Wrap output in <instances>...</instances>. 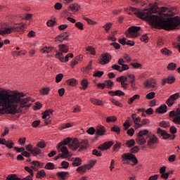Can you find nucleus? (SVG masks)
<instances>
[{"instance_id":"obj_1","label":"nucleus","mask_w":180,"mask_h":180,"mask_svg":"<svg viewBox=\"0 0 180 180\" xmlns=\"http://www.w3.org/2000/svg\"><path fill=\"white\" fill-rule=\"evenodd\" d=\"M150 8L140 11L139 8L129 7L127 8L128 15L135 14L136 16L147 20L153 27L164 29V30H174L180 25V17H172L176 13L175 8L158 7L157 4H149Z\"/></svg>"},{"instance_id":"obj_2","label":"nucleus","mask_w":180,"mask_h":180,"mask_svg":"<svg viewBox=\"0 0 180 180\" xmlns=\"http://www.w3.org/2000/svg\"><path fill=\"white\" fill-rule=\"evenodd\" d=\"M32 101V98H23V93H16L11 91H0V113L15 115L18 113V107L20 105H26Z\"/></svg>"},{"instance_id":"obj_3","label":"nucleus","mask_w":180,"mask_h":180,"mask_svg":"<svg viewBox=\"0 0 180 180\" xmlns=\"http://www.w3.org/2000/svg\"><path fill=\"white\" fill-rule=\"evenodd\" d=\"M26 29V24H17L13 26L4 25L0 28V34H11L13 32L22 33Z\"/></svg>"},{"instance_id":"obj_4","label":"nucleus","mask_w":180,"mask_h":180,"mask_svg":"<svg viewBox=\"0 0 180 180\" xmlns=\"http://www.w3.org/2000/svg\"><path fill=\"white\" fill-rule=\"evenodd\" d=\"M25 171L27 172H29L30 175L27 176L25 178H23L22 179H20L16 174H9L6 180H33L32 178L34 174L33 173V169H32L30 167L26 166L25 167Z\"/></svg>"},{"instance_id":"obj_5","label":"nucleus","mask_w":180,"mask_h":180,"mask_svg":"<svg viewBox=\"0 0 180 180\" xmlns=\"http://www.w3.org/2000/svg\"><path fill=\"white\" fill-rule=\"evenodd\" d=\"M141 30V27L131 26L126 31L125 34L128 39H135V37L140 36L139 31Z\"/></svg>"},{"instance_id":"obj_6","label":"nucleus","mask_w":180,"mask_h":180,"mask_svg":"<svg viewBox=\"0 0 180 180\" xmlns=\"http://www.w3.org/2000/svg\"><path fill=\"white\" fill-rule=\"evenodd\" d=\"M148 133V130L144 129L141 130L135 139L137 144H139V146H143V144H146L147 143V140L146 138H144V136H147V134Z\"/></svg>"},{"instance_id":"obj_7","label":"nucleus","mask_w":180,"mask_h":180,"mask_svg":"<svg viewBox=\"0 0 180 180\" xmlns=\"http://www.w3.org/2000/svg\"><path fill=\"white\" fill-rule=\"evenodd\" d=\"M122 161H132L134 163V165H136L139 163V160H137V158H136V155H134L131 153H127L122 155Z\"/></svg>"},{"instance_id":"obj_8","label":"nucleus","mask_w":180,"mask_h":180,"mask_svg":"<svg viewBox=\"0 0 180 180\" xmlns=\"http://www.w3.org/2000/svg\"><path fill=\"white\" fill-rule=\"evenodd\" d=\"M158 143H160L158 138H157L155 135H152L149 137L147 141V146L148 148L154 150V148H155V144H158Z\"/></svg>"},{"instance_id":"obj_9","label":"nucleus","mask_w":180,"mask_h":180,"mask_svg":"<svg viewBox=\"0 0 180 180\" xmlns=\"http://www.w3.org/2000/svg\"><path fill=\"white\" fill-rule=\"evenodd\" d=\"M25 148L27 151L31 153V154H32L34 157H37V155H40V154L43 153L40 148L36 147L33 148V146H32L31 144L26 146Z\"/></svg>"},{"instance_id":"obj_10","label":"nucleus","mask_w":180,"mask_h":180,"mask_svg":"<svg viewBox=\"0 0 180 180\" xmlns=\"http://www.w3.org/2000/svg\"><path fill=\"white\" fill-rule=\"evenodd\" d=\"M60 151L62 154H59L58 156H56L54 158L55 161H57L60 157H61V158H68V157H70V158H71V155L70 154V151H68V148H67V147H62L60 148Z\"/></svg>"},{"instance_id":"obj_11","label":"nucleus","mask_w":180,"mask_h":180,"mask_svg":"<svg viewBox=\"0 0 180 180\" xmlns=\"http://www.w3.org/2000/svg\"><path fill=\"white\" fill-rule=\"evenodd\" d=\"M56 57L58 58V60H60L61 63H67L68 62L69 58H72V57H74V54L71 53H68L64 58V55H63V53H58L56 54Z\"/></svg>"},{"instance_id":"obj_12","label":"nucleus","mask_w":180,"mask_h":180,"mask_svg":"<svg viewBox=\"0 0 180 180\" xmlns=\"http://www.w3.org/2000/svg\"><path fill=\"white\" fill-rule=\"evenodd\" d=\"M179 98V93H176L172 96H170L168 99L166 101V104L167 106L171 108L174 103H175V101H176Z\"/></svg>"},{"instance_id":"obj_13","label":"nucleus","mask_w":180,"mask_h":180,"mask_svg":"<svg viewBox=\"0 0 180 180\" xmlns=\"http://www.w3.org/2000/svg\"><path fill=\"white\" fill-rule=\"evenodd\" d=\"M79 147V141H78L77 139H71L70 143H69V148H71V150H73V151H76V150H78Z\"/></svg>"},{"instance_id":"obj_14","label":"nucleus","mask_w":180,"mask_h":180,"mask_svg":"<svg viewBox=\"0 0 180 180\" xmlns=\"http://www.w3.org/2000/svg\"><path fill=\"white\" fill-rule=\"evenodd\" d=\"M112 57L109 53H104L102 56V58L100 59V64L102 65H105V64H108V63H110Z\"/></svg>"},{"instance_id":"obj_15","label":"nucleus","mask_w":180,"mask_h":180,"mask_svg":"<svg viewBox=\"0 0 180 180\" xmlns=\"http://www.w3.org/2000/svg\"><path fill=\"white\" fill-rule=\"evenodd\" d=\"M70 35L67 32H63L59 34L58 37H56V41H60V43H63L64 40H68Z\"/></svg>"},{"instance_id":"obj_16","label":"nucleus","mask_w":180,"mask_h":180,"mask_svg":"<svg viewBox=\"0 0 180 180\" xmlns=\"http://www.w3.org/2000/svg\"><path fill=\"white\" fill-rule=\"evenodd\" d=\"M72 139L68 137L65 139H64L62 142L59 143L57 146L58 150H60V148H63V146L68 145V147H70V144L71 143ZM64 147H66V146H64Z\"/></svg>"},{"instance_id":"obj_17","label":"nucleus","mask_w":180,"mask_h":180,"mask_svg":"<svg viewBox=\"0 0 180 180\" xmlns=\"http://www.w3.org/2000/svg\"><path fill=\"white\" fill-rule=\"evenodd\" d=\"M59 47V51H56V54L58 53H61V54H63V53H68V50H70V48L68 47V46H67L66 44H59L58 45Z\"/></svg>"},{"instance_id":"obj_18","label":"nucleus","mask_w":180,"mask_h":180,"mask_svg":"<svg viewBox=\"0 0 180 180\" xmlns=\"http://www.w3.org/2000/svg\"><path fill=\"white\" fill-rule=\"evenodd\" d=\"M157 133L159 136H162L165 140H167V139H169V137H171V134L167 133L166 131L161 129V128L158 129Z\"/></svg>"},{"instance_id":"obj_19","label":"nucleus","mask_w":180,"mask_h":180,"mask_svg":"<svg viewBox=\"0 0 180 180\" xmlns=\"http://www.w3.org/2000/svg\"><path fill=\"white\" fill-rule=\"evenodd\" d=\"M113 146L112 141H108L105 142L103 145L100 146L98 147L99 150H101V151H103L105 150H108V148H110Z\"/></svg>"},{"instance_id":"obj_20","label":"nucleus","mask_w":180,"mask_h":180,"mask_svg":"<svg viewBox=\"0 0 180 180\" xmlns=\"http://www.w3.org/2000/svg\"><path fill=\"white\" fill-rule=\"evenodd\" d=\"M175 82V77L168 76L167 79H163L162 81V85H165V84H174Z\"/></svg>"},{"instance_id":"obj_21","label":"nucleus","mask_w":180,"mask_h":180,"mask_svg":"<svg viewBox=\"0 0 180 180\" xmlns=\"http://www.w3.org/2000/svg\"><path fill=\"white\" fill-rule=\"evenodd\" d=\"M106 132V129H105V127L103 126H98L97 127L96 134L97 136H105V133Z\"/></svg>"},{"instance_id":"obj_22","label":"nucleus","mask_w":180,"mask_h":180,"mask_svg":"<svg viewBox=\"0 0 180 180\" xmlns=\"http://www.w3.org/2000/svg\"><path fill=\"white\" fill-rule=\"evenodd\" d=\"M167 105L162 104L159 108H156L155 112L156 113H160V114L167 113Z\"/></svg>"},{"instance_id":"obj_23","label":"nucleus","mask_w":180,"mask_h":180,"mask_svg":"<svg viewBox=\"0 0 180 180\" xmlns=\"http://www.w3.org/2000/svg\"><path fill=\"white\" fill-rule=\"evenodd\" d=\"M69 9H70L72 12H78V11L81 9V6H79V4L77 3H75L73 4L70 5Z\"/></svg>"},{"instance_id":"obj_24","label":"nucleus","mask_w":180,"mask_h":180,"mask_svg":"<svg viewBox=\"0 0 180 180\" xmlns=\"http://www.w3.org/2000/svg\"><path fill=\"white\" fill-rule=\"evenodd\" d=\"M146 88H151L152 89H155V81L148 80L144 83Z\"/></svg>"},{"instance_id":"obj_25","label":"nucleus","mask_w":180,"mask_h":180,"mask_svg":"<svg viewBox=\"0 0 180 180\" xmlns=\"http://www.w3.org/2000/svg\"><path fill=\"white\" fill-rule=\"evenodd\" d=\"M125 146L128 148H131V147H134V146H136V141L134 139H129L126 141Z\"/></svg>"},{"instance_id":"obj_26","label":"nucleus","mask_w":180,"mask_h":180,"mask_svg":"<svg viewBox=\"0 0 180 180\" xmlns=\"http://www.w3.org/2000/svg\"><path fill=\"white\" fill-rule=\"evenodd\" d=\"M40 167V162L39 161H32L31 162V168L34 169V171H37Z\"/></svg>"},{"instance_id":"obj_27","label":"nucleus","mask_w":180,"mask_h":180,"mask_svg":"<svg viewBox=\"0 0 180 180\" xmlns=\"http://www.w3.org/2000/svg\"><path fill=\"white\" fill-rule=\"evenodd\" d=\"M89 168H91L89 167V165H86L84 166H80L77 169V171H78V172H80V174H84V172H85V171H86V169H89Z\"/></svg>"},{"instance_id":"obj_28","label":"nucleus","mask_w":180,"mask_h":180,"mask_svg":"<svg viewBox=\"0 0 180 180\" xmlns=\"http://www.w3.org/2000/svg\"><path fill=\"white\" fill-rule=\"evenodd\" d=\"M79 151H82L83 150H85L88 147V141L84 140L82 141L81 143H79Z\"/></svg>"},{"instance_id":"obj_29","label":"nucleus","mask_w":180,"mask_h":180,"mask_svg":"<svg viewBox=\"0 0 180 180\" xmlns=\"http://www.w3.org/2000/svg\"><path fill=\"white\" fill-rule=\"evenodd\" d=\"M82 164V160L79 158H76L72 162L73 167H79Z\"/></svg>"},{"instance_id":"obj_30","label":"nucleus","mask_w":180,"mask_h":180,"mask_svg":"<svg viewBox=\"0 0 180 180\" xmlns=\"http://www.w3.org/2000/svg\"><path fill=\"white\" fill-rule=\"evenodd\" d=\"M81 58H82V56H77L75 60H72L70 67H72V68H74V67H75V65L78 64V62L79 61V60H81Z\"/></svg>"},{"instance_id":"obj_31","label":"nucleus","mask_w":180,"mask_h":180,"mask_svg":"<svg viewBox=\"0 0 180 180\" xmlns=\"http://www.w3.org/2000/svg\"><path fill=\"white\" fill-rule=\"evenodd\" d=\"M53 112H54V110L49 109L42 112V119H46L48 116H50V115H53Z\"/></svg>"},{"instance_id":"obj_32","label":"nucleus","mask_w":180,"mask_h":180,"mask_svg":"<svg viewBox=\"0 0 180 180\" xmlns=\"http://www.w3.org/2000/svg\"><path fill=\"white\" fill-rule=\"evenodd\" d=\"M91 103H94V105H98V106H102L103 105V102L99 99L96 98H91Z\"/></svg>"},{"instance_id":"obj_33","label":"nucleus","mask_w":180,"mask_h":180,"mask_svg":"<svg viewBox=\"0 0 180 180\" xmlns=\"http://www.w3.org/2000/svg\"><path fill=\"white\" fill-rule=\"evenodd\" d=\"M44 176H46V172L44 171V169H41L37 173V178L38 179H41L44 178Z\"/></svg>"},{"instance_id":"obj_34","label":"nucleus","mask_w":180,"mask_h":180,"mask_svg":"<svg viewBox=\"0 0 180 180\" xmlns=\"http://www.w3.org/2000/svg\"><path fill=\"white\" fill-rule=\"evenodd\" d=\"M53 50H54V48L53 47H47V46H45L44 47L41 51L44 53H51V51H53Z\"/></svg>"},{"instance_id":"obj_35","label":"nucleus","mask_w":180,"mask_h":180,"mask_svg":"<svg viewBox=\"0 0 180 180\" xmlns=\"http://www.w3.org/2000/svg\"><path fill=\"white\" fill-rule=\"evenodd\" d=\"M35 148H39V150L40 148H46V142H44V141L38 142Z\"/></svg>"},{"instance_id":"obj_36","label":"nucleus","mask_w":180,"mask_h":180,"mask_svg":"<svg viewBox=\"0 0 180 180\" xmlns=\"http://www.w3.org/2000/svg\"><path fill=\"white\" fill-rule=\"evenodd\" d=\"M68 85H70L71 86H75L77 85V79H70L67 80Z\"/></svg>"},{"instance_id":"obj_37","label":"nucleus","mask_w":180,"mask_h":180,"mask_svg":"<svg viewBox=\"0 0 180 180\" xmlns=\"http://www.w3.org/2000/svg\"><path fill=\"white\" fill-rule=\"evenodd\" d=\"M103 74H105L103 71L96 70L94 72L93 77H97L98 78H101V77H102Z\"/></svg>"},{"instance_id":"obj_38","label":"nucleus","mask_w":180,"mask_h":180,"mask_svg":"<svg viewBox=\"0 0 180 180\" xmlns=\"http://www.w3.org/2000/svg\"><path fill=\"white\" fill-rule=\"evenodd\" d=\"M167 69H169L170 71H174L176 70V64L174 63H171L167 65Z\"/></svg>"},{"instance_id":"obj_39","label":"nucleus","mask_w":180,"mask_h":180,"mask_svg":"<svg viewBox=\"0 0 180 180\" xmlns=\"http://www.w3.org/2000/svg\"><path fill=\"white\" fill-rule=\"evenodd\" d=\"M127 79L129 82L133 83L134 81H136V77L133 74H129L127 75Z\"/></svg>"},{"instance_id":"obj_40","label":"nucleus","mask_w":180,"mask_h":180,"mask_svg":"<svg viewBox=\"0 0 180 180\" xmlns=\"http://www.w3.org/2000/svg\"><path fill=\"white\" fill-rule=\"evenodd\" d=\"M117 120V118H116V117L115 116L107 117L106 118L107 123H110V122H116Z\"/></svg>"},{"instance_id":"obj_41","label":"nucleus","mask_w":180,"mask_h":180,"mask_svg":"<svg viewBox=\"0 0 180 180\" xmlns=\"http://www.w3.org/2000/svg\"><path fill=\"white\" fill-rule=\"evenodd\" d=\"M67 175H68V172H59L57 173V176H60V178H62V179H64Z\"/></svg>"},{"instance_id":"obj_42","label":"nucleus","mask_w":180,"mask_h":180,"mask_svg":"<svg viewBox=\"0 0 180 180\" xmlns=\"http://www.w3.org/2000/svg\"><path fill=\"white\" fill-rule=\"evenodd\" d=\"M140 151V148L139 146H134L130 149V153L132 154H136Z\"/></svg>"},{"instance_id":"obj_43","label":"nucleus","mask_w":180,"mask_h":180,"mask_svg":"<svg viewBox=\"0 0 180 180\" xmlns=\"http://www.w3.org/2000/svg\"><path fill=\"white\" fill-rule=\"evenodd\" d=\"M161 53L162 54H165V56H170V54L172 53L171 51L168 50L167 48H164L161 49Z\"/></svg>"},{"instance_id":"obj_44","label":"nucleus","mask_w":180,"mask_h":180,"mask_svg":"<svg viewBox=\"0 0 180 180\" xmlns=\"http://www.w3.org/2000/svg\"><path fill=\"white\" fill-rule=\"evenodd\" d=\"M110 102H112V103H113V105H115V106H119L120 108H122V106H123V105H122V103H120L116 99L111 98Z\"/></svg>"},{"instance_id":"obj_45","label":"nucleus","mask_w":180,"mask_h":180,"mask_svg":"<svg viewBox=\"0 0 180 180\" xmlns=\"http://www.w3.org/2000/svg\"><path fill=\"white\" fill-rule=\"evenodd\" d=\"M81 84H82V89H84V91H85V89H86V88H88V80L83 79L82 81Z\"/></svg>"},{"instance_id":"obj_46","label":"nucleus","mask_w":180,"mask_h":180,"mask_svg":"<svg viewBox=\"0 0 180 180\" xmlns=\"http://www.w3.org/2000/svg\"><path fill=\"white\" fill-rule=\"evenodd\" d=\"M111 131H114L117 134H119V133H120V127H117V125H115L111 128Z\"/></svg>"},{"instance_id":"obj_47","label":"nucleus","mask_w":180,"mask_h":180,"mask_svg":"<svg viewBox=\"0 0 180 180\" xmlns=\"http://www.w3.org/2000/svg\"><path fill=\"white\" fill-rule=\"evenodd\" d=\"M120 147H122V143L120 142H117L114 146H113V150L114 151H119Z\"/></svg>"},{"instance_id":"obj_48","label":"nucleus","mask_w":180,"mask_h":180,"mask_svg":"<svg viewBox=\"0 0 180 180\" xmlns=\"http://www.w3.org/2000/svg\"><path fill=\"white\" fill-rule=\"evenodd\" d=\"M127 77H124V76H120V77L117 78V82H121V84L122 82H126V81L127 80Z\"/></svg>"},{"instance_id":"obj_49","label":"nucleus","mask_w":180,"mask_h":180,"mask_svg":"<svg viewBox=\"0 0 180 180\" xmlns=\"http://www.w3.org/2000/svg\"><path fill=\"white\" fill-rule=\"evenodd\" d=\"M123 126H124V130H129V128L131 126L130 121L129 120H127L124 123Z\"/></svg>"},{"instance_id":"obj_50","label":"nucleus","mask_w":180,"mask_h":180,"mask_svg":"<svg viewBox=\"0 0 180 180\" xmlns=\"http://www.w3.org/2000/svg\"><path fill=\"white\" fill-rule=\"evenodd\" d=\"M105 86H108L109 89H112V86L113 85V82L110 80L105 81Z\"/></svg>"},{"instance_id":"obj_51","label":"nucleus","mask_w":180,"mask_h":180,"mask_svg":"<svg viewBox=\"0 0 180 180\" xmlns=\"http://www.w3.org/2000/svg\"><path fill=\"white\" fill-rule=\"evenodd\" d=\"M14 146L15 143L12 142V141H8L6 144V147H7V148H13Z\"/></svg>"},{"instance_id":"obj_52","label":"nucleus","mask_w":180,"mask_h":180,"mask_svg":"<svg viewBox=\"0 0 180 180\" xmlns=\"http://www.w3.org/2000/svg\"><path fill=\"white\" fill-rule=\"evenodd\" d=\"M75 26L77 29H79V30H84V24L82 22H77L75 23Z\"/></svg>"},{"instance_id":"obj_53","label":"nucleus","mask_w":180,"mask_h":180,"mask_svg":"<svg viewBox=\"0 0 180 180\" xmlns=\"http://www.w3.org/2000/svg\"><path fill=\"white\" fill-rule=\"evenodd\" d=\"M45 168H46V169H54V164H53L51 162H48L45 165Z\"/></svg>"},{"instance_id":"obj_54","label":"nucleus","mask_w":180,"mask_h":180,"mask_svg":"<svg viewBox=\"0 0 180 180\" xmlns=\"http://www.w3.org/2000/svg\"><path fill=\"white\" fill-rule=\"evenodd\" d=\"M41 94L42 95H49V92H50V89L49 88H44L41 90H40Z\"/></svg>"},{"instance_id":"obj_55","label":"nucleus","mask_w":180,"mask_h":180,"mask_svg":"<svg viewBox=\"0 0 180 180\" xmlns=\"http://www.w3.org/2000/svg\"><path fill=\"white\" fill-rule=\"evenodd\" d=\"M63 77H64V75L61 73L57 75L56 77V82L57 83L60 82L61 79H63Z\"/></svg>"},{"instance_id":"obj_56","label":"nucleus","mask_w":180,"mask_h":180,"mask_svg":"<svg viewBox=\"0 0 180 180\" xmlns=\"http://www.w3.org/2000/svg\"><path fill=\"white\" fill-rule=\"evenodd\" d=\"M155 97V92H150L146 95V99H154Z\"/></svg>"},{"instance_id":"obj_57","label":"nucleus","mask_w":180,"mask_h":180,"mask_svg":"<svg viewBox=\"0 0 180 180\" xmlns=\"http://www.w3.org/2000/svg\"><path fill=\"white\" fill-rule=\"evenodd\" d=\"M110 27H112V23L110 22L106 23L103 26V28L105 29V32H109V30H110Z\"/></svg>"},{"instance_id":"obj_58","label":"nucleus","mask_w":180,"mask_h":180,"mask_svg":"<svg viewBox=\"0 0 180 180\" xmlns=\"http://www.w3.org/2000/svg\"><path fill=\"white\" fill-rule=\"evenodd\" d=\"M127 134H128V136H130V137H132V136L134 135V129L130 128L129 129H128L127 131Z\"/></svg>"},{"instance_id":"obj_59","label":"nucleus","mask_w":180,"mask_h":180,"mask_svg":"<svg viewBox=\"0 0 180 180\" xmlns=\"http://www.w3.org/2000/svg\"><path fill=\"white\" fill-rule=\"evenodd\" d=\"M46 25L49 27H51L54 26V25H56V21H54L53 20H49L47 21Z\"/></svg>"},{"instance_id":"obj_60","label":"nucleus","mask_w":180,"mask_h":180,"mask_svg":"<svg viewBox=\"0 0 180 180\" xmlns=\"http://www.w3.org/2000/svg\"><path fill=\"white\" fill-rule=\"evenodd\" d=\"M92 154L93 155H96V157H102V153L96 149L93 150Z\"/></svg>"},{"instance_id":"obj_61","label":"nucleus","mask_w":180,"mask_h":180,"mask_svg":"<svg viewBox=\"0 0 180 180\" xmlns=\"http://www.w3.org/2000/svg\"><path fill=\"white\" fill-rule=\"evenodd\" d=\"M127 39L126 37H123V38H122V39H120L118 40V41H119V43H120V44H122V46H125V44H126V43H127Z\"/></svg>"},{"instance_id":"obj_62","label":"nucleus","mask_w":180,"mask_h":180,"mask_svg":"<svg viewBox=\"0 0 180 180\" xmlns=\"http://www.w3.org/2000/svg\"><path fill=\"white\" fill-rule=\"evenodd\" d=\"M87 133L89 134H95V131H96V130L95 129V128H94V127H90L89 129H87Z\"/></svg>"},{"instance_id":"obj_63","label":"nucleus","mask_w":180,"mask_h":180,"mask_svg":"<svg viewBox=\"0 0 180 180\" xmlns=\"http://www.w3.org/2000/svg\"><path fill=\"white\" fill-rule=\"evenodd\" d=\"M115 96H124V92L120 90H117L115 91Z\"/></svg>"},{"instance_id":"obj_64","label":"nucleus","mask_w":180,"mask_h":180,"mask_svg":"<svg viewBox=\"0 0 180 180\" xmlns=\"http://www.w3.org/2000/svg\"><path fill=\"white\" fill-rule=\"evenodd\" d=\"M141 40L144 41V43H147V41H148V37L147 34H144L141 37Z\"/></svg>"}]
</instances>
